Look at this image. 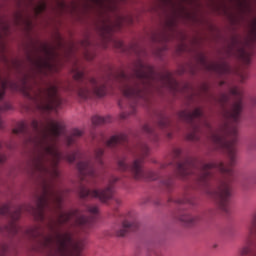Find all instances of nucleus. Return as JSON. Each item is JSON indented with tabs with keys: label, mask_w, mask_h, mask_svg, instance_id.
Here are the masks:
<instances>
[{
	"label": "nucleus",
	"mask_w": 256,
	"mask_h": 256,
	"mask_svg": "<svg viewBox=\"0 0 256 256\" xmlns=\"http://www.w3.org/2000/svg\"><path fill=\"white\" fill-rule=\"evenodd\" d=\"M179 119L190 125L192 131L188 134L189 141H199L201 125H204L211 132L210 139L218 149H223L228 155V163L212 162L198 163L193 158H181V149L173 150L174 167L177 175L186 179L189 175H194L199 187L204 192L216 199L218 207L224 213H229V199H231V181L235 179L233 165L237 162V128L235 126H224L218 132H213L211 124L206 121L201 108H196L193 112L183 110L178 114Z\"/></svg>",
	"instance_id": "f257e3e1"
},
{
	"label": "nucleus",
	"mask_w": 256,
	"mask_h": 256,
	"mask_svg": "<svg viewBox=\"0 0 256 256\" xmlns=\"http://www.w3.org/2000/svg\"><path fill=\"white\" fill-rule=\"evenodd\" d=\"M115 83H118L120 91L128 99V112H123L121 119H127L129 115L137 113V105L149 103V93L153 83H155V70L153 67L145 65L142 61L138 62V67L132 75H127L124 71L112 76Z\"/></svg>",
	"instance_id": "f03ea898"
},
{
	"label": "nucleus",
	"mask_w": 256,
	"mask_h": 256,
	"mask_svg": "<svg viewBox=\"0 0 256 256\" xmlns=\"http://www.w3.org/2000/svg\"><path fill=\"white\" fill-rule=\"evenodd\" d=\"M73 78L76 84H70L68 91L77 93L80 99H90V97H105L107 95V86L109 82L105 79L87 78L85 72L75 68Z\"/></svg>",
	"instance_id": "7ed1b4c3"
},
{
	"label": "nucleus",
	"mask_w": 256,
	"mask_h": 256,
	"mask_svg": "<svg viewBox=\"0 0 256 256\" xmlns=\"http://www.w3.org/2000/svg\"><path fill=\"white\" fill-rule=\"evenodd\" d=\"M21 91L28 99L37 101L39 103V109L45 113L57 111L61 107V103H63V100L59 96V87L57 85H50L44 89L38 88L37 93L33 96V88H31L27 79H25L23 80Z\"/></svg>",
	"instance_id": "20e7f679"
},
{
	"label": "nucleus",
	"mask_w": 256,
	"mask_h": 256,
	"mask_svg": "<svg viewBox=\"0 0 256 256\" xmlns=\"http://www.w3.org/2000/svg\"><path fill=\"white\" fill-rule=\"evenodd\" d=\"M130 153L134 155V161L132 165H127L125 163V158L118 160L119 171H129L134 177V179H150V181H156L159 179V174L154 171H145L143 169V163L145 162V157L149 155V146L145 143L138 144L134 149L128 148Z\"/></svg>",
	"instance_id": "39448f33"
},
{
	"label": "nucleus",
	"mask_w": 256,
	"mask_h": 256,
	"mask_svg": "<svg viewBox=\"0 0 256 256\" xmlns=\"http://www.w3.org/2000/svg\"><path fill=\"white\" fill-rule=\"evenodd\" d=\"M220 104L226 111V117L234 123L239 122L243 111V90L235 86L230 89V94H222Z\"/></svg>",
	"instance_id": "423d86ee"
},
{
	"label": "nucleus",
	"mask_w": 256,
	"mask_h": 256,
	"mask_svg": "<svg viewBox=\"0 0 256 256\" xmlns=\"http://www.w3.org/2000/svg\"><path fill=\"white\" fill-rule=\"evenodd\" d=\"M118 181L119 178L112 176L109 179L108 186L102 190H91L85 186H81L80 197L82 199H87V197H95L96 199H100L102 203H107L109 199H113V195H115V183Z\"/></svg>",
	"instance_id": "0eeeda50"
},
{
	"label": "nucleus",
	"mask_w": 256,
	"mask_h": 256,
	"mask_svg": "<svg viewBox=\"0 0 256 256\" xmlns=\"http://www.w3.org/2000/svg\"><path fill=\"white\" fill-rule=\"evenodd\" d=\"M43 55H38L33 60V63L38 71H45L53 67L54 59H57V52L55 48L49 45L42 46Z\"/></svg>",
	"instance_id": "6e6552de"
},
{
	"label": "nucleus",
	"mask_w": 256,
	"mask_h": 256,
	"mask_svg": "<svg viewBox=\"0 0 256 256\" xmlns=\"http://www.w3.org/2000/svg\"><path fill=\"white\" fill-rule=\"evenodd\" d=\"M254 235H256V214L253 215L248 225V234L244 240V245L239 249L240 256L251 255L253 245H255V240L253 239Z\"/></svg>",
	"instance_id": "1a4fd4ad"
},
{
	"label": "nucleus",
	"mask_w": 256,
	"mask_h": 256,
	"mask_svg": "<svg viewBox=\"0 0 256 256\" xmlns=\"http://www.w3.org/2000/svg\"><path fill=\"white\" fill-rule=\"evenodd\" d=\"M92 139L105 147H117V145H127L128 143L127 135L125 134L112 136L109 140L105 138V134H93Z\"/></svg>",
	"instance_id": "9d476101"
},
{
	"label": "nucleus",
	"mask_w": 256,
	"mask_h": 256,
	"mask_svg": "<svg viewBox=\"0 0 256 256\" xmlns=\"http://www.w3.org/2000/svg\"><path fill=\"white\" fill-rule=\"evenodd\" d=\"M77 169L82 181H87V179H95V177H97L95 163L91 159L80 161L77 164Z\"/></svg>",
	"instance_id": "9b49d317"
},
{
	"label": "nucleus",
	"mask_w": 256,
	"mask_h": 256,
	"mask_svg": "<svg viewBox=\"0 0 256 256\" xmlns=\"http://www.w3.org/2000/svg\"><path fill=\"white\" fill-rule=\"evenodd\" d=\"M139 227L137 221L129 222V220H124L120 228L116 231L118 237H125L129 231H135Z\"/></svg>",
	"instance_id": "f8f14e48"
},
{
	"label": "nucleus",
	"mask_w": 256,
	"mask_h": 256,
	"mask_svg": "<svg viewBox=\"0 0 256 256\" xmlns=\"http://www.w3.org/2000/svg\"><path fill=\"white\" fill-rule=\"evenodd\" d=\"M177 221L183 223L185 227H193L199 220V216H191L187 212H182L176 216Z\"/></svg>",
	"instance_id": "ddd939ff"
},
{
	"label": "nucleus",
	"mask_w": 256,
	"mask_h": 256,
	"mask_svg": "<svg viewBox=\"0 0 256 256\" xmlns=\"http://www.w3.org/2000/svg\"><path fill=\"white\" fill-rule=\"evenodd\" d=\"M83 136V131L79 129H74L70 136H66V144L68 147H71L79 139V137Z\"/></svg>",
	"instance_id": "4468645a"
},
{
	"label": "nucleus",
	"mask_w": 256,
	"mask_h": 256,
	"mask_svg": "<svg viewBox=\"0 0 256 256\" xmlns=\"http://www.w3.org/2000/svg\"><path fill=\"white\" fill-rule=\"evenodd\" d=\"M105 123H111V118L109 116H93L92 117V125H105Z\"/></svg>",
	"instance_id": "2eb2a0df"
},
{
	"label": "nucleus",
	"mask_w": 256,
	"mask_h": 256,
	"mask_svg": "<svg viewBox=\"0 0 256 256\" xmlns=\"http://www.w3.org/2000/svg\"><path fill=\"white\" fill-rule=\"evenodd\" d=\"M143 131L144 133H146L147 135H149L150 139L153 141H157L158 139V135L157 132L155 131V128L150 127L148 124H145L143 126Z\"/></svg>",
	"instance_id": "dca6fc26"
},
{
	"label": "nucleus",
	"mask_w": 256,
	"mask_h": 256,
	"mask_svg": "<svg viewBox=\"0 0 256 256\" xmlns=\"http://www.w3.org/2000/svg\"><path fill=\"white\" fill-rule=\"evenodd\" d=\"M239 55L240 59H242V61H244L246 65H249V63H251V54L247 52V50H245L244 48H240Z\"/></svg>",
	"instance_id": "f3484780"
},
{
	"label": "nucleus",
	"mask_w": 256,
	"mask_h": 256,
	"mask_svg": "<svg viewBox=\"0 0 256 256\" xmlns=\"http://www.w3.org/2000/svg\"><path fill=\"white\" fill-rule=\"evenodd\" d=\"M103 153H104L103 148L98 147L95 149L94 159L96 163H98V165H103Z\"/></svg>",
	"instance_id": "a211bd4d"
},
{
	"label": "nucleus",
	"mask_w": 256,
	"mask_h": 256,
	"mask_svg": "<svg viewBox=\"0 0 256 256\" xmlns=\"http://www.w3.org/2000/svg\"><path fill=\"white\" fill-rule=\"evenodd\" d=\"M158 126L160 129H167V127H171V120L165 116H162L158 121Z\"/></svg>",
	"instance_id": "6ab92c4d"
},
{
	"label": "nucleus",
	"mask_w": 256,
	"mask_h": 256,
	"mask_svg": "<svg viewBox=\"0 0 256 256\" xmlns=\"http://www.w3.org/2000/svg\"><path fill=\"white\" fill-rule=\"evenodd\" d=\"M162 187H165L168 189V191L173 187V177H167L164 178L161 181Z\"/></svg>",
	"instance_id": "aec40b11"
},
{
	"label": "nucleus",
	"mask_w": 256,
	"mask_h": 256,
	"mask_svg": "<svg viewBox=\"0 0 256 256\" xmlns=\"http://www.w3.org/2000/svg\"><path fill=\"white\" fill-rule=\"evenodd\" d=\"M169 201H174V203H177L178 205H183L185 203H191V200H189V198H177L175 200L169 199Z\"/></svg>",
	"instance_id": "412c9836"
},
{
	"label": "nucleus",
	"mask_w": 256,
	"mask_h": 256,
	"mask_svg": "<svg viewBox=\"0 0 256 256\" xmlns=\"http://www.w3.org/2000/svg\"><path fill=\"white\" fill-rule=\"evenodd\" d=\"M9 246L7 244H0V256H7Z\"/></svg>",
	"instance_id": "4be33fe9"
},
{
	"label": "nucleus",
	"mask_w": 256,
	"mask_h": 256,
	"mask_svg": "<svg viewBox=\"0 0 256 256\" xmlns=\"http://www.w3.org/2000/svg\"><path fill=\"white\" fill-rule=\"evenodd\" d=\"M87 211L92 215H97V213H99V208L97 206H87Z\"/></svg>",
	"instance_id": "5701e85b"
},
{
	"label": "nucleus",
	"mask_w": 256,
	"mask_h": 256,
	"mask_svg": "<svg viewBox=\"0 0 256 256\" xmlns=\"http://www.w3.org/2000/svg\"><path fill=\"white\" fill-rule=\"evenodd\" d=\"M5 89H7V83H2V88L0 89V101H2L3 97H5Z\"/></svg>",
	"instance_id": "b1692460"
},
{
	"label": "nucleus",
	"mask_w": 256,
	"mask_h": 256,
	"mask_svg": "<svg viewBox=\"0 0 256 256\" xmlns=\"http://www.w3.org/2000/svg\"><path fill=\"white\" fill-rule=\"evenodd\" d=\"M11 109V105L9 103H5L3 106H0V111H9Z\"/></svg>",
	"instance_id": "393cba45"
},
{
	"label": "nucleus",
	"mask_w": 256,
	"mask_h": 256,
	"mask_svg": "<svg viewBox=\"0 0 256 256\" xmlns=\"http://www.w3.org/2000/svg\"><path fill=\"white\" fill-rule=\"evenodd\" d=\"M251 33H252V35H253L254 41H256V20H255V22H254V24H253V26H252Z\"/></svg>",
	"instance_id": "a878e982"
},
{
	"label": "nucleus",
	"mask_w": 256,
	"mask_h": 256,
	"mask_svg": "<svg viewBox=\"0 0 256 256\" xmlns=\"http://www.w3.org/2000/svg\"><path fill=\"white\" fill-rule=\"evenodd\" d=\"M5 161H7V156L0 154V163H5Z\"/></svg>",
	"instance_id": "bb28decb"
},
{
	"label": "nucleus",
	"mask_w": 256,
	"mask_h": 256,
	"mask_svg": "<svg viewBox=\"0 0 256 256\" xmlns=\"http://www.w3.org/2000/svg\"><path fill=\"white\" fill-rule=\"evenodd\" d=\"M247 79V74H240V81L243 83Z\"/></svg>",
	"instance_id": "cd10ccee"
},
{
	"label": "nucleus",
	"mask_w": 256,
	"mask_h": 256,
	"mask_svg": "<svg viewBox=\"0 0 256 256\" xmlns=\"http://www.w3.org/2000/svg\"><path fill=\"white\" fill-rule=\"evenodd\" d=\"M230 69L229 66L225 65L224 66V73H229Z\"/></svg>",
	"instance_id": "c85d7f7f"
},
{
	"label": "nucleus",
	"mask_w": 256,
	"mask_h": 256,
	"mask_svg": "<svg viewBox=\"0 0 256 256\" xmlns=\"http://www.w3.org/2000/svg\"><path fill=\"white\" fill-rule=\"evenodd\" d=\"M165 167H167V164H162L161 165V169H165Z\"/></svg>",
	"instance_id": "c756f323"
},
{
	"label": "nucleus",
	"mask_w": 256,
	"mask_h": 256,
	"mask_svg": "<svg viewBox=\"0 0 256 256\" xmlns=\"http://www.w3.org/2000/svg\"><path fill=\"white\" fill-rule=\"evenodd\" d=\"M1 127H3V122L0 119V129H1Z\"/></svg>",
	"instance_id": "7c9ffc66"
},
{
	"label": "nucleus",
	"mask_w": 256,
	"mask_h": 256,
	"mask_svg": "<svg viewBox=\"0 0 256 256\" xmlns=\"http://www.w3.org/2000/svg\"><path fill=\"white\" fill-rule=\"evenodd\" d=\"M119 47H123V42H120V43H119Z\"/></svg>",
	"instance_id": "2f4dec72"
},
{
	"label": "nucleus",
	"mask_w": 256,
	"mask_h": 256,
	"mask_svg": "<svg viewBox=\"0 0 256 256\" xmlns=\"http://www.w3.org/2000/svg\"><path fill=\"white\" fill-rule=\"evenodd\" d=\"M168 81H171V76L168 75Z\"/></svg>",
	"instance_id": "473e14b6"
},
{
	"label": "nucleus",
	"mask_w": 256,
	"mask_h": 256,
	"mask_svg": "<svg viewBox=\"0 0 256 256\" xmlns=\"http://www.w3.org/2000/svg\"><path fill=\"white\" fill-rule=\"evenodd\" d=\"M116 203H118V204H119V203H121V202H120L119 200H116Z\"/></svg>",
	"instance_id": "72a5a7b5"
},
{
	"label": "nucleus",
	"mask_w": 256,
	"mask_h": 256,
	"mask_svg": "<svg viewBox=\"0 0 256 256\" xmlns=\"http://www.w3.org/2000/svg\"><path fill=\"white\" fill-rule=\"evenodd\" d=\"M119 105H120V107H122V104H121V102H119Z\"/></svg>",
	"instance_id": "f704fd0d"
},
{
	"label": "nucleus",
	"mask_w": 256,
	"mask_h": 256,
	"mask_svg": "<svg viewBox=\"0 0 256 256\" xmlns=\"http://www.w3.org/2000/svg\"><path fill=\"white\" fill-rule=\"evenodd\" d=\"M168 137L171 138V134H168Z\"/></svg>",
	"instance_id": "c9c22d12"
},
{
	"label": "nucleus",
	"mask_w": 256,
	"mask_h": 256,
	"mask_svg": "<svg viewBox=\"0 0 256 256\" xmlns=\"http://www.w3.org/2000/svg\"><path fill=\"white\" fill-rule=\"evenodd\" d=\"M42 9H45V6H42Z\"/></svg>",
	"instance_id": "e433bc0d"
}]
</instances>
